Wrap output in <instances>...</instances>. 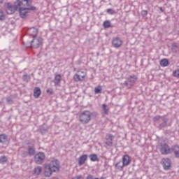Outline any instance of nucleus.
I'll use <instances>...</instances> for the list:
<instances>
[{
    "label": "nucleus",
    "instance_id": "nucleus-42",
    "mask_svg": "<svg viewBox=\"0 0 179 179\" xmlns=\"http://www.w3.org/2000/svg\"><path fill=\"white\" fill-rule=\"evenodd\" d=\"M47 93H49V94H52V90H47Z\"/></svg>",
    "mask_w": 179,
    "mask_h": 179
},
{
    "label": "nucleus",
    "instance_id": "nucleus-39",
    "mask_svg": "<svg viewBox=\"0 0 179 179\" xmlns=\"http://www.w3.org/2000/svg\"><path fill=\"white\" fill-rule=\"evenodd\" d=\"M73 179H83V176H82V175H80L73 178Z\"/></svg>",
    "mask_w": 179,
    "mask_h": 179
},
{
    "label": "nucleus",
    "instance_id": "nucleus-17",
    "mask_svg": "<svg viewBox=\"0 0 179 179\" xmlns=\"http://www.w3.org/2000/svg\"><path fill=\"white\" fill-rule=\"evenodd\" d=\"M171 152L176 159H179V145L178 144H175L171 146Z\"/></svg>",
    "mask_w": 179,
    "mask_h": 179
},
{
    "label": "nucleus",
    "instance_id": "nucleus-1",
    "mask_svg": "<svg viewBox=\"0 0 179 179\" xmlns=\"http://www.w3.org/2000/svg\"><path fill=\"white\" fill-rule=\"evenodd\" d=\"M59 161L53 158L48 164L44 165V174L45 177H51L52 173H58L59 171Z\"/></svg>",
    "mask_w": 179,
    "mask_h": 179
},
{
    "label": "nucleus",
    "instance_id": "nucleus-6",
    "mask_svg": "<svg viewBox=\"0 0 179 179\" xmlns=\"http://www.w3.org/2000/svg\"><path fill=\"white\" fill-rule=\"evenodd\" d=\"M136 80H138V77L136 76H129L124 82V86L127 87V89H131L134 87Z\"/></svg>",
    "mask_w": 179,
    "mask_h": 179
},
{
    "label": "nucleus",
    "instance_id": "nucleus-32",
    "mask_svg": "<svg viewBox=\"0 0 179 179\" xmlns=\"http://www.w3.org/2000/svg\"><path fill=\"white\" fill-rule=\"evenodd\" d=\"M20 156H22L24 159H26V157H27V156H29V154H28L27 151H26V150H21Z\"/></svg>",
    "mask_w": 179,
    "mask_h": 179
},
{
    "label": "nucleus",
    "instance_id": "nucleus-25",
    "mask_svg": "<svg viewBox=\"0 0 179 179\" xmlns=\"http://www.w3.org/2000/svg\"><path fill=\"white\" fill-rule=\"evenodd\" d=\"M6 141H8V135L6 134H0V143H6Z\"/></svg>",
    "mask_w": 179,
    "mask_h": 179
},
{
    "label": "nucleus",
    "instance_id": "nucleus-16",
    "mask_svg": "<svg viewBox=\"0 0 179 179\" xmlns=\"http://www.w3.org/2000/svg\"><path fill=\"white\" fill-rule=\"evenodd\" d=\"M131 157L128 155H124L122 156V163L123 164V166L124 167H127V166H129L131 164Z\"/></svg>",
    "mask_w": 179,
    "mask_h": 179
},
{
    "label": "nucleus",
    "instance_id": "nucleus-33",
    "mask_svg": "<svg viewBox=\"0 0 179 179\" xmlns=\"http://www.w3.org/2000/svg\"><path fill=\"white\" fill-rule=\"evenodd\" d=\"M108 15H115L117 12H115V10L113 8H108L106 10Z\"/></svg>",
    "mask_w": 179,
    "mask_h": 179
},
{
    "label": "nucleus",
    "instance_id": "nucleus-22",
    "mask_svg": "<svg viewBox=\"0 0 179 179\" xmlns=\"http://www.w3.org/2000/svg\"><path fill=\"white\" fill-rule=\"evenodd\" d=\"M61 80H62L61 74L55 75V79L53 81L55 83V86H59V83H61Z\"/></svg>",
    "mask_w": 179,
    "mask_h": 179
},
{
    "label": "nucleus",
    "instance_id": "nucleus-44",
    "mask_svg": "<svg viewBox=\"0 0 179 179\" xmlns=\"http://www.w3.org/2000/svg\"><path fill=\"white\" fill-rule=\"evenodd\" d=\"M99 179H106V177L101 176Z\"/></svg>",
    "mask_w": 179,
    "mask_h": 179
},
{
    "label": "nucleus",
    "instance_id": "nucleus-35",
    "mask_svg": "<svg viewBox=\"0 0 179 179\" xmlns=\"http://www.w3.org/2000/svg\"><path fill=\"white\" fill-rule=\"evenodd\" d=\"M6 19V17L3 13V11L1 9H0V20H5Z\"/></svg>",
    "mask_w": 179,
    "mask_h": 179
},
{
    "label": "nucleus",
    "instance_id": "nucleus-27",
    "mask_svg": "<svg viewBox=\"0 0 179 179\" xmlns=\"http://www.w3.org/2000/svg\"><path fill=\"white\" fill-rule=\"evenodd\" d=\"M103 29H110L111 27V21L110 20H105L103 23Z\"/></svg>",
    "mask_w": 179,
    "mask_h": 179
},
{
    "label": "nucleus",
    "instance_id": "nucleus-40",
    "mask_svg": "<svg viewBox=\"0 0 179 179\" xmlns=\"http://www.w3.org/2000/svg\"><path fill=\"white\" fill-rule=\"evenodd\" d=\"M6 101H7V103H10L12 101V99L8 96L6 98Z\"/></svg>",
    "mask_w": 179,
    "mask_h": 179
},
{
    "label": "nucleus",
    "instance_id": "nucleus-43",
    "mask_svg": "<svg viewBox=\"0 0 179 179\" xmlns=\"http://www.w3.org/2000/svg\"><path fill=\"white\" fill-rule=\"evenodd\" d=\"M159 9L160 10V12H164V10H163V8L162 7H159Z\"/></svg>",
    "mask_w": 179,
    "mask_h": 179
},
{
    "label": "nucleus",
    "instance_id": "nucleus-4",
    "mask_svg": "<svg viewBox=\"0 0 179 179\" xmlns=\"http://www.w3.org/2000/svg\"><path fill=\"white\" fill-rule=\"evenodd\" d=\"M27 145H28L27 147V153L28 155L30 156L31 157L33 156H35L36 155V140L31 139L30 140Z\"/></svg>",
    "mask_w": 179,
    "mask_h": 179
},
{
    "label": "nucleus",
    "instance_id": "nucleus-13",
    "mask_svg": "<svg viewBox=\"0 0 179 179\" xmlns=\"http://www.w3.org/2000/svg\"><path fill=\"white\" fill-rule=\"evenodd\" d=\"M112 45L114 48H120L122 45V40L120 37H114L112 39Z\"/></svg>",
    "mask_w": 179,
    "mask_h": 179
},
{
    "label": "nucleus",
    "instance_id": "nucleus-21",
    "mask_svg": "<svg viewBox=\"0 0 179 179\" xmlns=\"http://www.w3.org/2000/svg\"><path fill=\"white\" fill-rule=\"evenodd\" d=\"M41 94V89H40V87H35L34 89V97L35 99H38Z\"/></svg>",
    "mask_w": 179,
    "mask_h": 179
},
{
    "label": "nucleus",
    "instance_id": "nucleus-41",
    "mask_svg": "<svg viewBox=\"0 0 179 179\" xmlns=\"http://www.w3.org/2000/svg\"><path fill=\"white\" fill-rule=\"evenodd\" d=\"M87 179H93V175L89 174V175L87 176Z\"/></svg>",
    "mask_w": 179,
    "mask_h": 179
},
{
    "label": "nucleus",
    "instance_id": "nucleus-37",
    "mask_svg": "<svg viewBox=\"0 0 179 179\" xmlns=\"http://www.w3.org/2000/svg\"><path fill=\"white\" fill-rule=\"evenodd\" d=\"M173 76L179 79V69L175 70L173 72Z\"/></svg>",
    "mask_w": 179,
    "mask_h": 179
},
{
    "label": "nucleus",
    "instance_id": "nucleus-5",
    "mask_svg": "<svg viewBox=\"0 0 179 179\" xmlns=\"http://www.w3.org/2000/svg\"><path fill=\"white\" fill-rule=\"evenodd\" d=\"M19 13L20 17L24 19L26 16H27V13H29V10H37V8L35 6L31 7H23L22 6H19L18 8Z\"/></svg>",
    "mask_w": 179,
    "mask_h": 179
},
{
    "label": "nucleus",
    "instance_id": "nucleus-23",
    "mask_svg": "<svg viewBox=\"0 0 179 179\" xmlns=\"http://www.w3.org/2000/svg\"><path fill=\"white\" fill-rule=\"evenodd\" d=\"M30 79H31V77H30V75H29L27 73H24L22 76V80L25 83H29V82H30Z\"/></svg>",
    "mask_w": 179,
    "mask_h": 179
},
{
    "label": "nucleus",
    "instance_id": "nucleus-45",
    "mask_svg": "<svg viewBox=\"0 0 179 179\" xmlns=\"http://www.w3.org/2000/svg\"><path fill=\"white\" fill-rule=\"evenodd\" d=\"M94 179H99V178H94Z\"/></svg>",
    "mask_w": 179,
    "mask_h": 179
},
{
    "label": "nucleus",
    "instance_id": "nucleus-28",
    "mask_svg": "<svg viewBox=\"0 0 179 179\" xmlns=\"http://www.w3.org/2000/svg\"><path fill=\"white\" fill-rule=\"evenodd\" d=\"M169 59H162L161 61H160V65L161 66H164V67H166V66H169Z\"/></svg>",
    "mask_w": 179,
    "mask_h": 179
},
{
    "label": "nucleus",
    "instance_id": "nucleus-3",
    "mask_svg": "<svg viewBox=\"0 0 179 179\" xmlns=\"http://www.w3.org/2000/svg\"><path fill=\"white\" fill-rule=\"evenodd\" d=\"M92 120V113L89 110H84L79 115V121L84 125L89 124Z\"/></svg>",
    "mask_w": 179,
    "mask_h": 179
},
{
    "label": "nucleus",
    "instance_id": "nucleus-2",
    "mask_svg": "<svg viewBox=\"0 0 179 179\" xmlns=\"http://www.w3.org/2000/svg\"><path fill=\"white\" fill-rule=\"evenodd\" d=\"M160 120H162V122H161L158 125V129L159 130L164 129V128H166L167 125H169V127H171V123H169V124H167V122H169V117L166 116L156 115L152 118V121L154 122H157V121H160Z\"/></svg>",
    "mask_w": 179,
    "mask_h": 179
},
{
    "label": "nucleus",
    "instance_id": "nucleus-9",
    "mask_svg": "<svg viewBox=\"0 0 179 179\" xmlns=\"http://www.w3.org/2000/svg\"><path fill=\"white\" fill-rule=\"evenodd\" d=\"M105 148L106 149H108L109 148H112L113 143V141H114V135L111 134H107L106 136L105 137Z\"/></svg>",
    "mask_w": 179,
    "mask_h": 179
},
{
    "label": "nucleus",
    "instance_id": "nucleus-11",
    "mask_svg": "<svg viewBox=\"0 0 179 179\" xmlns=\"http://www.w3.org/2000/svg\"><path fill=\"white\" fill-rule=\"evenodd\" d=\"M43 45V39L41 37L34 38V39L31 41V47L33 48H39Z\"/></svg>",
    "mask_w": 179,
    "mask_h": 179
},
{
    "label": "nucleus",
    "instance_id": "nucleus-12",
    "mask_svg": "<svg viewBox=\"0 0 179 179\" xmlns=\"http://www.w3.org/2000/svg\"><path fill=\"white\" fill-rule=\"evenodd\" d=\"M32 0H17L15 4L17 6H23L25 8H30L31 6Z\"/></svg>",
    "mask_w": 179,
    "mask_h": 179
},
{
    "label": "nucleus",
    "instance_id": "nucleus-8",
    "mask_svg": "<svg viewBox=\"0 0 179 179\" xmlns=\"http://www.w3.org/2000/svg\"><path fill=\"white\" fill-rule=\"evenodd\" d=\"M34 160L36 164H43L45 160V154L43 152H39L34 155Z\"/></svg>",
    "mask_w": 179,
    "mask_h": 179
},
{
    "label": "nucleus",
    "instance_id": "nucleus-24",
    "mask_svg": "<svg viewBox=\"0 0 179 179\" xmlns=\"http://www.w3.org/2000/svg\"><path fill=\"white\" fill-rule=\"evenodd\" d=\"M85 76H80L79 74H75L73 76L75 82H82V80H85Z\"/></svg>",
    "mask_w": 179,
    "mask_h": 179
},
{
    "label": "nucleus",
    "instance_id": "nucleus-36",
    "mask_svg": "<svg viewBox=\"0 0 179 179\" xmlns=\"http://www.w3.org/2000/svg\"><path fill=\"white\" fill-rule=\"evenodd\" d=\"M101 90H101V86L95 87V89H94L95 94H99V93H101Z\"/></svg>",
    "mask_w": 179,
    "mask_h": 179
},
{
    "label": "nucleus",
    "instance_id": "nucleus-15",
    "mask_svg": "<svg viewBox=\"0 0 179 179\" xmlns=\"http://www.w3.org/2000/svg\"><path fill=\"white\" fill-rule=\"evenodd\" d=\"M28 34L30 37H33V38H36L38 34V29L34 27H32L28 29Z\"/></svg>",
    "mask_w": 179,
    "mask_h": 179
},
{
    "label": "nucleus",
    "instance_id": "nucleus-34",
    "mask_svg": "<svg viewBox=\"0 0 179 179\" xmlns=\"http://www.w3.org/2000/svg\"><path fill=\"white\" fill-rule=\"evenodd\" d=\"M102 109L104 114H108V108H107V104L106 103L102 104Z\"/></svg>",
    "mask_w": 179,
    "mask_h": 179
},
{
    "label": "nucleus",
    "instance_id": "nucleus-7",
    "mask_svg": "<svg viewBox=\"0 0 179 179\" xmlns=\"http://www.w3.org/2000/svg\"><path fill=\"white\" fill-rule=\"evenodd\" d=\"M4 6L6 8V11L8 15H13V13H15V11L19 9L20 6L16 5V1H15L14 5H12L10 3H6L4 4Z\"/></svg>",
    "mask_w": 179,
    "mask_h": 179
},
{
    "label": "nucleus",
    "instance_id": "nucleus-29",
    "mask_svg": "<svg viewBox=\"0 0 179 179\" xmlns=\"http://www.w3.org/2000/svg\"><path fill=\"white\" fill-rule=\"evenodd\" d=\"M42 168L41 166H37L35 167L34 169V174H36V176H38L39 174H41Z\"/></svg>",
    "mask_w": 179,
    "mask_h": 179
},
{
    "label": "nucleus",
    "instance_id": "nucleus-46",
    "mask_svg": "<svg viewBox=\"0 0 179 179\" xmlns=\"http://www.w3.org/2000/svg\"><path fill=\"white\" fill-rule=\"evenodd\" d=\"M0 104H1V102H0Z\"/></svg>",
    "mask_w": 179,
    "mask_h": 179
},
{
    "label": "nucleus",
    "instance_id": "nucleus-18",
    "mask_svg": "<svg viewBox=\"0 0 179 179\" xmlns=\"http://www.w3.org/2000/svg\"><path fill=\"white\" fill-rule=\"evenodd\" d=\"M87 161V155L84 154L80 156L78 158V166H83Z\"/></svg>",
    "mask_w": 179,
    "mask_h": 179
},
{
    "label": "nucleus",
    "instance_id": "nucleus-38",
    "mask_svg": "<svg viewBox=\"0 0 179 179\" xmlns=\"http://www.w3.org/2000/svg\"><path fill=\"white\" fill-rule=\"evenodd\" d=\"M141 15L142 16L145 17V16H148V10H143L141 11Z\"/></svg>",
    "mask_w": 179,
    "mask_h": 179
},
{
    "label": "nucleus",
    "instance_id": "nucleus-20",
    "mask_svg": "<svg viewBox=\"0 0 179 179\" xmlns=\"http://www.w3.org/2000/svg\"><path fill=\"white\" fill-rule=\"evenodd\" d=\"M39 132L41 134V135H45V134L48 132V126L45 124H43L41 126H40Z\"/></svg>",
    "mask_w": 179,
    "mask_h": 179
},
{
    "label": "nucleus",
    "instance_id": "nucleus-26",
    "mask_svg": "<svg viewBox=\"0 0 179 179\" xmlns=\"http://www.w3.org/2000/svg\"><path fill=\"white\" fill-rule=\"evenodd\" d=\"M91 162H99V157L96 154H91L89 156Z\"/></svg>",
    "mask_w": 179,
    "mask_h": 179
},
{
    "label": "nucleus",
    "instance_id": "nucleus-14",
    "mask_svg": "<svg viewBox=\"0 0 179 179\" xmlns=\"http://www.w3.org/2000/svg\"><path fill=\"white\" fill-rule=\"evenodd\" d=\"M162 166L164 167V170H170L171 167V160L169 158H163L162 159Z\"/></svg>",
    "mask_w": 179,
    "mask_h": 179
},
{
    "label": "nucleus",
    "instance_id": "nucleus-10",
    "mask_svg": "<svg viewBox=\"0 0 179 179\" xmlns=\"http://www.w3.org/2000/svg\"><path fill=\"white\" fill-rule=\"evenodd\" d=\"M159 150L162 155H170L172 153L171 148H170V146H169V144L166 143H162L160 144Z\"/></svg>",
    "mask_w": 179,
    "mask_h": 179
},
{
    "label": "nucleus",
    "instance_id": "nucleus-31",
    "mask_svg": "<svg viewBox=\"0 0 179 179\" xmlns=\"http://www.w3.org/2000/svg\"><path fill=\"white\" fill-rule=\"evenodd\" d=\"M0 163L1 164H5V163H8V158L6 156L0 157Z\"/></svg>",
    "mask_w": 179,
    "mask_h": 179
},
{
    "label": "nucleus",
    "instance_id": "nucleus-30",
    "mask_svg": "<svg viewBox=\"0 0 179 179\" xmlns=\"http://www.w3.org/2000/svg\"><path fill=\"white\" fill-rule=\"evenodd\" d=\"M171 50L175 54H177V52H178V46L177 45V43L172 44Z\"/></svg>",
    "mask_w": 179,
    "mask_h": 179
},
{
    "label": "nucleus",
    "instance_id": "nucleus-19",
    "mask_svg": "<svg viewBox=\"0 0 179 179\" xmlns=\"http://www.w3.org/2000/svg\"><path fill=\"white\" fill-rule=\"evenodd\" d=\"M124 164H122V161L120 159L115 164V169L117 171H124Z\"/></svg>",
    "mask_w": 179,
    "mask_h": 179
}]
</instances>
